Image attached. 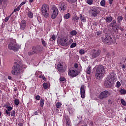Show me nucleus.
<instances>
[{
  "mask_svg": "<svg viewBox=\"0 0 126 126\" xmlns=\"http://www.w3.org/2000/svg\"><path fill=\"white\" fill-rule=\"evenodd\" d=\"M14 102L15 105H16V106H18L19 104L20 100L18 99H15L14 100Z\"/></svg>",
  "mask_w": 126,
  "mask_h": 126,
  "instance_id": "473e14b6",
  "label": "nucleus"
},
{
  "mask_svg": "<svg viewBox=\"0 0 126 126\" xmlns=\"http://www.w3.org/2000/svg\"><path fill=\"white\" fill-rule=\"evenodd\" d=\"M11 117H14L16 115V112L15 110L12 111L11 114H10Z\"/></svg>",
  "mask_w": 126,
  "mask_h": 126,
  "instance_id": "c03bdc74",
  "label": "nucleus"
},
{
  "mask_svg": "<svg viewBox=\"0 0 126 126\" xmlns=\"http://www.w3.org/2000/svg\"><path fill=\"white\" fill-rule=\"evenodd\" d=\"M100 54H101V50L94 49V51H93V54H92V57L93 58H96L99 57V56H100Z\"/></svg>",
  "mask_w": 126,
  "mask_h": 126,
  "instance_id": "ddd939ff",
  "label": "nucleus"
},
{
  "mask_svg": "<svg viewBox=\"0 0 126 126\" xmlns=\"http://www.w3.org/2000/svg\"><path fill=\"white\" fill-rule=\"evenodd\" d=\"M59 111H60V110H59V108H57V109H56V113H57V114H59Z\"/></svg>",
  "mask_w": 126,
  "mask_h": 126,
  "instance_id": "bf43d9fd",
  "label": "nucleus"
},
{
  "mask_svg": "<svg viewBox=\"0 0 126 126\" xmlns=\"http://www.w3.org/2000/svg\"><path fill=\"white\" fill-rule=\"evenodd\" d=\"M22 68L20 64H18L17 62H15L14 65L12 67L11 70V74L15 76H20L22 73Z\"/></svg>",
  "mask_w": 126,
  "mask_h": 126,
  "instance_id": "f257e3e1",
  "label": "nucleus"
},
{
  "mask_svg": "<svg viewBox=\"0 0 126 126\" xmlns=\"http://www.w3.org/2000/svg\"><path fill=\"white\" fill-rule=\"evenodd\" d=\"M62 105V104L61 102H58V103H56V107L57 108H60L61 107Z\"/></svg>",
  "mask_w": 126,
  "mask_h": 126,
  "instance_id": "4c0bfd02",
  "label": "nucleus"
},
{
  "mask_svg": "<svg viewBox=\"0 0 126 126\" xmlns=\"http://www.w3.org/2000/svg\"><path fill=\"white\" fill-rule=\"evenodd\" d=\"M90 13L92 17H95L100 13V11L97 8H92L90 10Z\"/></svg>",
  "mask_w": 126,
  "mask_h": 126,
  "instance_id": "9b49d317",
  "label": "nucleus"
},
{
  "mask_svg": "<svg viewBox=\"0 0 126 126\" xmlns=\"http://www.w3.org/2000/svg\"><path fill=\"white\" fill-rule=\"evenodd\" d=\"M114 74H110V75L111 76H109V77H107L105 80L104 82V86L106 88L109 89L112 87L114 80Z\"/></svg>",
  "mask_w": 126,
  "mask_h": 126,
  "instance_id": "7ed1b4c3",
  "label": "nucleus"
},
{
  "mask_svg": "<svg viewBox=\"0 0 126 126\" xmlns=\"http://www.w3.org/2000/svg\"><path fill=\"white\" fill-rule=\"evenodd\" d=\"M70 34L72 36H75L76 34H77V32H76L75 30H73L70 32Z\"/></svg>",
  "mask_w": 126,
  "mask_h": 126,
  "instance_id": "cd10ccee",
  "label": "nucleus"
},
{
  "mask_svg": "<svg viewBox=\"0 0 126 126\" xmlns=\"http://www.w3.org/2000/svg\"><path fill=\"white\" fill-rule=\"evenodd\" d=\"M106 5V0H102L100 2V5L101 6H105V5Z\"/></svg>",
  "mask_w": 126,
  "mask_h": 126,
  "instance_id": "72a5a7b5",
  "label": "nucleus"
},
{
  "mask_svg": "<svg viewBox=\"0 0 126 126\" xmlns=\"http://www.w3.org/2000/svg\"><path fill=\"white\" fill-rule=\"evenodd\" d=\"M102 33L100 31H97L96 32V34L98 35V36H99L100 35H101Z\"/></svg>",
  "mask_w": 126,
  "mask_h": 126,
  "instance_id": "864d4df0",
  "label": "nucleus"
},
{
  "mask_svg": "<svg viewBox=\"0 0 126 126\" xmlns=\"http://www.w3.org/2000/svg\"><path fill=\"white\" fill-rule=\"evenodd\" d=\"M66 1L70 3H74L76 2L77 0H66Z\"/></svg>",
  "mask_w": 126,
  "mask_h": 126,
  "instance_id": "58836bf2",
  "label": "nucleus"
},
{
  "mask_svg": "<svg viewBox=\"0 0 126 126\" xmlns=\"http://www.w3.org/2000/svg\"><path fill=\"white\" fill-rule=\"evenodd\" d=\"M8 79L11 80L12 79V77H11V76H8Z\"/></svg>",
  "mask_w": 126,
  "mask_h": 126,
  "instance_id": "0e129e2a",
  "label": "nucleus"
},
{
  "mask_svg": "<svg viewBox=\"0 0 126 126\" xmlns=\"http://www.w3.org/2000/svg\"><path fill=\"white\" fill-rule=\"evenodd\" d=\"M69 42L70 43H72L73 42V39H70L69 40Z\"/></svg>",
  "mask_w": 126,
  "mask_h": 126,
  "instance_id": "4d7b16f0",
  "label": "nucleus"
},
{
  "mask_svg": "<svg viewBox=\"0 0 126 126\" xmlns=\"http://www.w3.org/2000/svg\"><path fill=\"white\" fill-rule=\"evenodd\" d=\"M38 113L37 111H35V112H34V115H38Z\"/></svg>",
  "mask_w": 126,
  "mask_h": 126,
  "instance_id": "e2e57ef3",
  "label": "nucleus"
},
{
  "mask_svg": "<svg viewBox=\"0 0 126 126\" xmlns=\"http://www.w3.org/2000/svg\"><path fill=\"white\" fill-rule=\"evenodd\" d=\"M45 104V100L43 99H41L39 102L40 106L43 108Z\"/></svg>",
  "mask_w": 126,
  "mask_h": 126,
  "instance_id": "b1692460",
  "label": "nucleus"
},
{
  "mask_svg": "<svg viewBox=\"0 0 126 126\" xmlns=\"http://www.w3.org/2000/svg\"><path fill=\"white\" fill-rule=\"evenodd\" d=\"M21 9V7L19 5L16 8H15L12 12L13 14L17 11H19Z\"/></svg>",
  "mask_w": 126,
  "mask_h": 126,
  "instance_id": "2f4dec72",
  "label": "nucleus"
},
{
  "mask_svg": "<svg viewBox=\"0 0 126 126\" xmlns=\"http://www.w3.org/2000/svg\"><path fill=\"white\" fill-rule=\"evenodd\" d=\"M108 103H109V104H111L112 103V101H111V100L110 99H109V100H108Z\"/></svg>",
  "mask_w": 126,
  "mask_h": 126,
  "instance_id": "69168bd1",
  "label": "nucleus"
},
{
  "mask_svg": "<svg viewBox=\"0 0 126 126\" xmlns=\"http://www.w3.org/2000/svg\"><path fill=\"white\" fill-rule=\"evenodd\" d=\"M95 72V77L96 79H101L103 74L105 73V68L104 66L103 65H98V66L96 67Z\"/></svg>",
  "mask_w": 126,
  "mask_h": 126,
  "instance_id": "f03ea898",
  "label": "nucleus"
},
{
  "mask_svg": "<svg viewBox=\"0 0 126 126\" xmlns=\"http://www.w3.org/2000/svg\"><path fill=\"white\" fill-rule=\"evenodd\" d=\"M49 10V6L47 4H43L42 6L41 11L42 15L46 18L49 17V14L48 11Z\"/></svg>",
  "mask_w": 126,
  "mask_h": 126,
  "instance_id": "39448f33",
  "label": "nucleus"
},
{
  "mask_svg": "<svg viewBox=\"0 0 126 126\" xmlns=\"http://www.w3.org/2000/svg\"><path fill=\"white\" fill-rule=\"evenodd\" d=\"M91 66L89 65L88 68H87L86 72L87 74L90 75V74H91Z\"/></svg>",
  "mask_w": 126,
  "mask_h": 126,
  "instance_id": "5701e85b",
  "label": "nucleus"
},
{
  "mask_svg": "<svg viewBox=\"0 0 126 126\" xmlns=\"http://www.w3.org/2000/svg\"><path fill=\"white\" fill-rule=\"evenodd\" d=\"M74 67L76 68H78V64H77V63H75L74 64Z\"/></svg>",
  "mask_w": 126,
  "mask_h": 126,
  "instance_id": "6e6d98bb",
  "label": "nucleus"
},
{
  "mask_svg": "<svg viewBox=\"0 0 126 126\" xmlns=\"http://www.w3.org/2000/svg\"><path fill=\"white\" fill-rule=\"evenodd\" d=\"M119 92L121 93L122 94H126V91L122 89L120 90Z\"/></svg>",
  "mask_w": 126,
  "mask_h": 126,
  "instance_id": "e433bc0d",
  "label": "nucleus"
},
{
  "mask_svg": "<svg viewBox=\"0 0 126 126\" xmlns=\"http://www.w3.org/2000/svg\"><path fill=\"white\" fill-rule=\"evenodd\" d=\"M27 27V22L25 20H22L20 24V29L24 31L26 29Z\"/></svg>",
  "mask_w": 126,
  "mask_h": 126,
  "instance_id": "4468645a",
  "label": "nucleus"
},
{
  "mask_svg": "<svg viewBox=\"0 0 126 126\" xmlns=\"http://www.w3.org/2000/svg\"><path fill=\"white\" fill-rule=\"evenodd\" d=\"M41 43L43 47H47V43L43 38L41 39Z\"/></svg>",
  "mask_w": 126,
  "mask_h": 126,
  "instance_id": "bb28decb",
  "label": "nucleus"
},
{
  "mask_svg": "<svg viewBox=\"0 0 126 126\" xmlns=\"http://www.w3.org/2000/svg\"><path fill=\"white\" fill-rule=\"evenodd\" d=\"M113 1V0H109V3L111 5Z\"/></svg>",
  "mask_w": 126,
  "mask_h": 126,
  "instance_id": "052dcab7",
  "label": "nucleus"
},
{
  "mask_svg": "<svg viewBox=\"0 0 126 126\" xmlns=\"http://www.w3.org/2000/svg\"><path fill=\"white\" fill-rule=\"evenodd\" d=\"M5 113L6 115H8L9 116H10V112H9L8 110H5Z\"/></svg>",
  "mask_w": 126,
  "mask_h": 126,
  "instance_id": "603ef678",
  "label": "nucleus"
},
{
  "mask_svg": "<svg viewBox=\"0 0 126 126\" xmlns=\"http://www.w3.org/2000/svg\"><path fill=\"white\" fill-rule=\"evenodd\" d=\"M70 14L69 13H67L63 16V18L64 19H68L70 18Z\"/></svg>",
  "mask_w": 126,
  "mask_h": 126,
  "instance_id": "a878e982",
  "label": "nucleus"
},
{
  "mask_svg": "<svg viewBox=\"0 0 126 126\" xmlns=\"http://www.w3.org/2000/svg\"><path fill=\"white\" fill-rule=\"evenodd\" d=\"M121 102L123 105H124L125 106H126V102H125V101L124 99H122L121 100Z\"/></svg>",
  "mask_w": 126,
  "mask_h": 126,
  "instance_id": "a18cd8bd",
  "label": "nucleus"
},
{
  "mask_svg": "<svg viewBox=\"0 0 126 126\" xmlns=\"http://www.w3.org/2000/svg\"><path fill=\"white\" fill-rule=\"evenodd\" d=\"M123 17L122 16H119L117 18V21L120 24L123 20Z\"/></svg>",
  "mask_w": 126,
  "mask_h": 126,
  "instance_id": "7c9ffc66",
  "label": "nucleus"
},
{
  "mask_svg": "<svg viewBox=\"0 0 126 126\" xmlns=\"http://www.w3.org/2000/svg\"><path fill=\"white\" fill-rule=\"evenodd\" d=\"M57 67H58V70L60 72H64L66 70V68L63 67V65H62V64H58Z\"/></svg>",
  "mask_w": 126,
  "mask_h": 126,
  "instance_id": "f3484780",
  "label": "nucleus"
},
{
  "mask_svg": "<svg viewBox=\"0 0 126 126\" xmlns=\"http://www.w3.org/2000/svg\"><path fill=\"white\" fill-rule=\"evenodd\" d=\"M28 16L29 18L32 19L33 17V13L32 11H29L28 12Z\"/></svg>",
  "mask_w": 126,
  "mask_h": 126,
  "instance_id": "393cba45",
  "label": "nucleus"
},
{
  "mask_svg": "<svg viewBox=\"0 0 126 126\" xmlns=\"http://www.w3.org/2000/svg\"><path fill=\"white\" fill-rule=\"evenodd\" d=\"M5 107L7 109V110L8 111H11L13 109V108L11 106H5Z\"/></svg>",
  "mask_w": 126,
  "mask_h": 126,
  "instance_id": "a19ab883",
  "label": "nucleus"
},
{
  "mask_svg": "<svg viewBox=\"0 0 126 126\" xmlns=\"http://www.w3.org/2000/svg\"><path fill=\"white\" fill-rule=\"evenodd\" d=\"M66 42L67 39L63 37L61 38L60 43L62 46H67L68 45V44Z\"/></svg>",
  "mask_w": 126,
  "mask_h": 126,
  "instance_id": "a211bd4d",
  "label": "nucleus"
},
{
  "mask_svg": "<svg viewBox=\"0 0 126 126\" xmlns=\"http://www.w3.org/2000/svg\"><path fill=\"white\" fill-rule=\"evenodd\" d=\"M13 14V12H12L11 14H10V15L9 16H8L7 17H5L4 19V22H7L8 21V20H9L10 17Z\"/></svg>",
  "mask_w": 126,
  "mask_h": 126,
  "instance_id": "c756f323",
  "label": "nucleus"
},
{
  "mask_svg": "<svg viewBox=\"0 0 126 126\" xmlns=\"http://www.w3.org/2000/svg\"><path fill=\"white\" fill-rule=\"evenodd\" d=\"M87 3L88 4L91 5L93 3V0H88Z\"/></svg>",
  "mask_w": 126,
  "mask_h": 126,
  "instance_id": "de8ad7c7",
  "label": "nucleus"
},
{
  "mask_svg": "<svg viewBox=\"0 0 126 126\" xmlns=\"http://www.w3.org/2000/svg\"><path fill=\"white\" fill-rule=\"evenodd\" d=\"M79 53L81 55H83V54H85V50H84V49H81L79 51Z\"/></svg>",
  "mask_w": 126,
  "mask_h": 126,
  "instance_id": "37998d69",
  "label": "nucleus"
},
{
  "mask_svg": "<svg viewBox=\"0 0 126 126\" xmlns=\"http://www.w3.org/2000/svg\"><path fill=\"white\" fill-rule=\"evenodd\" d=\"M113 20V17L111 16H107L105 18V21L107 23H110Z\"/></svg>",
  "mask_w": 126,
  "mask_h": 126,
  "instance_id": "4be33fe9",
  "label": "nucleus"
},
{
  "mask_svg": "<svg viewBox=\"0 0 126 126\" xmlns=\"http://www.w3.org/2000/svg\"><path fill=\"white\" fill-rule=\"evenodd\" d=\"M42 79L44 81H46L47 80V79L46 78V77H45V76H44Z\"/></svg>",
  "mask_w": 126,
  "mask_h": 126,
  "instance_id": "13d9d810",
  "label": "nucleus"
},
{
  "mask_svg": "<svg viewBox=\"0 0 126 126\" xmlns=\"http://www.w3.org/2000/svg\"><path fill=\"white\" fill-rule=\"evenodd\" d=\"M125 65L123 64V65H122V68H125Z\"/></svg>",
  "mask_w": 126,
  "mask_h": 126,
  "instance_id": "774afa93",
  "label": "nucleus"
},
{
  "mask_svg": "<svg viewBox=\"0 0 126 126\" xmlns=\"http://www.w3.org/2000/svg\"><path fill=\"white\" fill-rule=\"evenodd\" d=\"M40 97H40V95H37L35 97V99H36L37 100H40Z\"/></svg>",
  "mask_w": 126,
  "mask_h": 126,
  "instance_id": "09e8293b",
  "label": "nucleus"
},
{
  "mask_svg": "<svg viewBox=\"0 0 126 126\" xmlns=\"http://www.w3.org/2000/svg\"><path fill=\"white\" fill-rule=\"evenodd\" d=\"M4 0H0V4H2Z\"/></svg>",
  "mask_w": 126,
  "mask_h": 126,
  "instance_id": "338daca9",
  "label": "nucleus"
},
{
  "mask_svg": "<svg viewBox=\"0 0 126 126\" xmlns=\"http://www.w3.org/2000/svg\"><path fill=\"white\" fill-rule=\"evenodd\" d=\"M63 21V16L62 15H61L59 17V21H60V23H61Z\"/></svg>",
  "mask_w": 126,
  "mask_h": 126,
  "instance_id": "8fccbe9b",
  "label": "nucleus"
},
{
  "mask_svg": "<svg viewBox=\"0 0 126 126\" xmlns=\"http://www.w3.org/2000/svg\"><path fill=\"white\" fill-rule=\"evenodd\" d=\"M84 85H82L80 88V94L82 98H85V89Z\"/></svg>",
  "mask_w": 126,
  "mask_h": 126,
  "instance_id": "2eb2a0df",
  "label": "nucleus"
},
{
  "mask_svg": "<svg viewBox=\"0 0 126 126\" xmlns=\"http://www.w3.org/2000/svg\"><path fill=\"white\" fill-rule=\"evenodd\" d=\"M20 48V45H18L16 42L15 41H11L8 45V49L14 52L18 51Z\"/></svg>",
  "mask_w": 126,
  "mask_h": 126,
  "instance_id": "20e7f679",
  "label": "nucleus"
},
{
  "mask_svg": "<svg viewBox=\"0 0 126 126\" xmlns=\"http://www.w3.org/2000/svg\"><path fill=\"white\" fill-rule=\"evenodd\" d=\"M103 42L106 44L110 45L113 42V39L110 35H106L105 38L102 40Z\"/></svg>",
  "mask_w": 126,
  "mask_h": 126,
  "instance_id": "9d476101",
  "label": "nucleus"
},
{
  "mask_svg": "<svg viewBox=\"0 0 126 126\" xmlns=\"http://www.w3.org/2000/svg\"><path fill=\"white\" fill-rule=\"evenodd\" d=\"M66 126H71V121L68 116H65Z\"/></svg>",
  "mask_w": 126,
  "mask_h": 126,
  "instance_id": "6ab92c4d",
  "label": "nucleus"
},
{
  "mask_svg": "<svg viewBox=\"0 0 126 126\" xmlns=\"http://www.w3.org/2000/svg\"><path fill=\"white\" fill-rule=\"evenodd\" d=\"M60 8L59 10L60 11H64L67 9V3L64 2H61L59 4Z\"/></svg>",
  "mask_w": 126,
  "mask_h": 126,
  "instance_id": "f8f14e48",
  "label": "nucleus"
},
{
  "mask_svg": "<svg viewBox=\"0 0 126 126\" xmlns=\"http://www.w3.org/2000/svg\"><path fill=\"white\" fill-rule=\"evenodd\" d=\"M79 19L82 22L84 23L86 22V17H85V16L84 15L83 16L81 14H80Z\"/></svg>",
  "mask_w": 126,
  "mask_h": 126,
  "instance_id": "aec40b11",
  "label": "nucleus"
},
{
  "mask_svg": "<svg viewBox=\"0 0 126 126\" xmlns=\"http://www.w3.org/2000/svg\"><path fill=\"white\" fill-rule=\"evenodd\" d=\"M65 80H66V79H65V78H64V77H61L60 78V81L61 82H63V81H64Z\"/></svg>",
  "mask_w": 126,
  "mask_h": 126,
  "instance_id": "49530a36",
  "label": "nucleus"
},
{
  "mask_svg": "<svg viewBox=\"0 0 126 126\" xmlns=\"http://www.w3.org/2000/svg\"><path fill=\"white\" fill-rule=\"evenodd\" d=\"M110 26L113 28V30L116 29V30H118L119 29V25L118 24L116 23L115 20H113L112 21L110 24Z\"/></svg>",
  "mask_w": 126,
  "mask_h": 126,
  "instance_id": "dca6fc26",
  "label": "nucleus"
},
{
  "mask_svg": "<svg viewBox=\"0 0 126 126\" xmlns=\"http://www.w3.org/2000/svg\"><path fill=\"white\" fill-rule=\"evenodd\" d=\"M75 47H76V43H75V42L72 43L70 45L71 48H73Z\"/></svg>",
  "mask_w": 126,
  "mask_h": 126,
  "instance_id": "79ce46f5",
  "label": "nucleus"
},
{
  "mask_svg": "<svg viewBox=\"0 0 126 126\" xmlns=\"http://www.w3.org/2000/svg\"><path fill=\"white\" fill-rule=\"evenodd\" d=\"M43 47L40 45H37L32 47V50L34 51L35 54H40L43 51Z\"/></svg>",
  "mask_w": 126,
  "mask_h": 126,
  "instance_id": "6e6552de",
  "label": "nucleus"
},
{
  "mask_svg": "<svg viewBox=\"0 0 126 126\" xmlns=\"http://www.w3.org/2000/svg\"><path fill=\"white\" fill-rule=\"evenodd\" d=\"M35 54L34 50H32V51H29V52L28 53V56H32Z\"/></svg>",
  "mask_w": 126,
  "mask_h": 126,
  "instance_id": "f704fd0d",
  "label": "nucleus"
},
{
  "mask_svg": "<svg viewBox=\"0 0 126 126\" xmlns=\"http://www.w3.org/2000/svg\"><path fill=\"white\" fill-rule=\"evenodd\" d=\"M79 20V17L77 16V15H75L72 17V21L74 22L78 23V20Z\"/></svg>",
  "mask_w": 126,
  "mask_h": 126,
  "instance_id": "412c9836",
  "label": "nucleus"
},
{
  "mask_svg": "<svg viewBox=\"0 0 126 126\" xmlns=\"http://www.w3.org/2000/svg\"><path fill=\"white\" fill-rule=\"evenodd\" d=\"M79 71L77 70H74V68H72L71 69H69L68 74L69 76L72 77H75L79 74Z\"/></svg>",
  "mask_w": 126,
  "mask_h": 126,
  "instance_id": "0eeeda50",
  "label": "nucleus"
},
{
  "mask_svg": "<svg viewBox=\"0 0 126 126\" xmlns=\"http://www.w3.org/2000/svg\"><path fill=\"white\" fill-rule=\"evenodd\" d=\"M18 126H23V124L22 122H20L18 125Z\"/></svg>",
  "mask_w": 126,
  "mask_h": 126,
  "instance_id": "5fc2aeb1",
  "label": "nucleus"
},
{
  "mask_svg": "<svg viewBox=\"0 0 126 126\" xmlns=\"http://www.w3.org/2000/svg\"><path fill=\"white\" fill-rule=\"evenodd\" d=\"M26 4V2L25 1H22L20 4L19 5V6L21 7L23 5H24V4Z\"/></svg>",
  "mask_w": 126,
  "mask_h": 126,
  "instance_id": "3c124183",
  "label": "nucleus"
},
{
  "mask_svg": "<svg viewBox=\"0 0 126 126\" xmlns=\"http://www.w3.org/2000/svg\"><path fill=\"white\" fill-rule=\"evenodd\" d=\"M44 75H40V76H39V78H43V77H44Z\"/></svg>",
  "mask_w": 126,
  "mask_h": 126,
  "instance_id": "680f3d73",
  "label": "nucleus"
},
{
  "mask_svg": "<svg viewBox=\"0 0 126 126\" xmlns=\"http://www.w3.org/2000/svg\"><path fill=\"white\" fill-rule=\"evenodd\" d=\"M110 95V93L108 91H104L100 93L98 98L101 100H103L105 98H107Z\"/></svg>",
  "mask_w": 126,
  "mask_h": 126,
  "instance_id": "1a4fd4ad",
  "label": "nucleus"
},
{
  "mask_svg": "<svg viewBox=\"0 0 126 126\" xmlns=\"http://www.w3.org/2000/svg\"><path fill=\"white\" fill-rule=\"evenodd\" d=\"M121 84V83L120 82H119V81H118V82H117L116 84V87L117 88H119L120 87Z\"/></svg>",
  "mask_w": 126,
  "mask_h": 126,
  "instance_id": "ea45409f",
  "label": "nucleus"
},
{
  "mask_svg": "<svg viewBox=\"0 0 126 126\" xmlns=\"http://www.w3.org/2000/svg\"><path fill=\"white\" fill-rule=\"evenodd\" d=\"M42 86L44 89H47L48 88V84H47V83H43Z\"/></svg>",
  "mask_w": 126,
  "mask_h": 126,
  "instance_id": "c9c22d12",
  "label": "nucleus"
},
{
  "mask_svg": "<svg viewBox=\"0 0 126 126\" xmlns=\"http://www.w3.org/2000/svg\"><path fill=\"white\" fill-rule=\"evenodd\" d=\"M59 11L58 7L56 6H53L52 7L51 19L52 20H55L59 15Z\"/></svg>",
  "mask_w": 126,
  "mask_h": 126,
  "instance_id": "423d86ee",
  "label": "nucleus"
},
{
  "mask_svg": "<svg viewBox=\"0 0 126 126\" xmlns=\"http://www.w3.org/2000/svg\"><path fill=\"white\" fill-rule=\"evenodd\" d=\"M56 35L55 34H53L51 36V38H50V40L51 41H56Z\"/></svg>",
  "mask_w": 126,
  "mask_h": 126,
  "instance_id": "c85d7f7f",
  "label": "nucleus"
}]
</instances>
